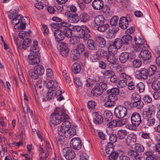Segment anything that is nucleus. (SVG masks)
<instances>
[{
	"instance_id": "nucleus-29",
	"label": "nucleus",
	"mask_w": 160,
	"mask_h": 160,
	"mask_svg": "<svg viewBox=\"0 0 160 160\" xmlns=\"http://www.w3.org/2000/svg\"><path fill=\"white\" fill-rule=\"evenodd\" d=\"M81 67L80 64L78 63H75L72 67V71L75 74L79 73L81 70Z\"/></svg>"
},
{
	"instance_id": "nucleus-1",
	"label": "nucleus",
	"mask_w": 160,
	"mask_h": 160,
	"mask_svg": "<svg viewBox=\"0 0 160 160\" xmlns=\"http://www.w3.org/2000/svg\"><path fill=\"white\" fill-rule=\"evenodd\" d=\"M61 26L66 28L70 27L72 29V30L78 32L80 38L82 39L84 41L87 40L89 39L90 36L89 34L90 31L88 28L85 26L82 25L81 26H79L71 25L68 23L62 22L60 23Z\"/></svg>"
},
{
	"instance_id": "nucleus-20",
	"label": "nucleus",
	"mask_w": 160,
	"mask_h": 160,
	"mask_svg": "<svg viewBox=\"0 0 160 160\" xmlns=\"http://www.w3.org/2000/svg\"><path fill=\"white\" fill-rule=\"evenodd\" d=\"M57 82L55 80H50L47 83V87L49 88L50 90L56 91L57 87Z\"/></svg>"
},
{
	"instance_id": "nucleus-17",
	"label": "nucleus",
	"mask_w": 160,
	"mask_h": 160,
	"mask_svg": "<svg viewBox=\"0 0 160 160\" xmlns=\"http://www.w3.org/2000/svg\"><path fill=\"white\" fill-rule=\"evenodd\" d=\"M92 7L93 9L99 10L103 7V2L102 0H94L92 3Z\"/></svg>"
},
{
	"instance_id": "nucleus-42",
	"label": "nucleus",
	"mask_w": 160,
	"mask_h": 160,
	"mask_svg": "<svg viewBox=\"0 0 160 160\" xmlns=\"http://www.w3.org/2000/svg\"><path fill=\"white\" fill-rule=\"evenodd\" d=\"M114 55L112 54L110 55L107 59L108 62L113 65L116 64L117 61V59Z\"/></svg>"
},
{
	"instance_id": "nucleus-31",
	"label": "nucleus",
	"mask_w": 160,
	"mask_h": 160,
	"mask_svg": "<svg viewBox=\"0 0 160 160\" xmlns=\"http://www.w3.org/2000/svg\"><path fill=\"white\" fill-rule=\"evenodd\" d=\"M81 52L76 49H73L71 51V56L74 60H78L80 57Z\"/></svg>"
},
{
	"instance_id": "nucleus-3",
	"label": "nucleus",
	"mask_w": 160,
	"mask_h": 160,
	"mask_svg": "<svg viewBox=\"0 0 160 160\" xmlns=\"http://www.w3.org/2000/svg\"><path fill=\"white\" fill-rule=\"evenodd\" d=\"M68 118V115L65 113L64 109L57 108L51 115L50 121L53 124L58 125Z\"/></svg>"
},
{
	"instance_id": "nucleus-32",
	"label": "nucleus",
	"mask_w": 160,
	"mask_h": 160,
	"mask_svg": "<svg viewBox=\"0 0 160 160\" xmlns=\"http://www.w3.org/2000/svg\"><path fill=\"white\" fill-rule=\"evenodd\" d=\"M69 21L72 23L78 22L80 20L79 17L77 14H70L69 16Z\"/></svg>"
},
{
	"instance_id": "nucleus-34",
	"label": "nucleus",
	"mask_w": 160,
	"mask_h": 160,
	"mask_svg": "<svg viewBox=\"0 0 160 160\" xmlns=\"http://www.w3.org/2000/svg\"><path fill=\"white\" fill-rule=\"evenodd\" d=\"M118 49V48L116 47V46H115L112 43V44L109 45L108 50L109 54L115 55L117 52Z\"/></svg>"
},
{
	"instance_id": "nucleus-7",
	"label": "nucleus",
	"mask_w": 160,
	"mask_h": 160,
	"mask_svg": "<svg viewBox=\"0 0 160 160\" xmlns=\"http://www.w3.org/2000/svg\"><path fill=\"white\" fill-rule=\"evenodd\" d=\"M127 113V109L126 107L123 106L119 105L115 108L114 114L117 118H123L126 115Z\"/></svg>"
},
{
	"instance_id": "nucleus-37",
	"label": "nucleus",
	"mask_w": 160,
	"mask_h": 160,
	"mask_svg": "<svg viewBox=\"0 0 160 160\" xmlns=\"http://www.w3.org/2000/svg\"><path fill=\"white\" fill-rule=\"evenodd\" d=\"M96 40L99 47L104 48L106 46V42L103 38L98 36L96 38Z\"/></svg>"
},
{
	"instance_id": "nucleus-33",
	"label": "nucleus",
	"mask_w": 160,
	"mask_h": 160,
	"mask_svg": "<svg viewBox=\"0 0 160 160\" xmlns=\"http://www.w3.org/2000/svg\"><path fill=\"white\" fill-rule=\"evenodd\" d=\"M103 114L105 120L107 122L111 121L112 118V113L110 111L106 110L104 111Z\"/></svg>"
},
{
	"instance_id": "nucleus-8",
	"label": "nucleus",
	"mask_w": 160,
	"mask_h": 160,
	"mask_svg": "<svg viewBox=\"0 0 160 160\" xmlns=\"http://www.w3.org/2000/svg\"><path fill=\"white\" fill-rule=\"evenodd\" d=\"M131 119L133 126H138L142 122L141 116L137 112H134L132 114Z\"/></svg>"
},
{
	"instance_id": "nucleus-52",
	"label": "nucleus",
	"mask_w": 160,
	"mask_h": 160,
	"mask_svg": "<svg viewBox=\"0 0 160 160\" xmlns=\"http://www.w3.org/2000/svg\"><path fill=\"white\" fill-rule=\"evenodd\" d=\"M97 29L98 31L101 32H103L109 28V25L108 24H104L98 26Z\"/></svg>"
},
{
	"instance_id": "nucleus-19",
	"label": "nucleus",
	"mask_w": 160,
	"mask_h": 160,
	"mask_svg": "<svg viewBox=\"0 0 160 160\" xmlns=\"http://www.w3.org/2000/svg\"><path fill=\"white\" fill-rule=\"evenodd\" d=\"M119 27L122 29H126L128 26V21L127 18L125 17H121L119 22Z\"/></svg>"
},
{
	"instance_id": "nucleus-49",
	"label": "nucleus",
	"mask_w": 160,
	"mask_h": 160,
	"mask_svg": "<svg viewBox=\"0 0 160 160\" xmlns=\"http://www.w3.org/2000/svg\"><path fill=\"white\" fill-rule=\"evenodd\" d=\"M157 122L154 118H151L147 120V124L149 126H153L156 125Z\"/></svg>"
},
{
	"instance_id": "nucleus-51",
	"label": "nucleus",
	"mask_w": 160,
	"mask_h": 160,
	"mask_svg": "<svg viewBox=\"0 0 160 160\" xmlns=\"http://www.w3.org/2000/svg\"><path fill=\"white\" fill-rule=\"evenodd\" d=\"M132 106L136 108H137L141 109L143 107V103L140 100L138 102L133 103L132 104Z\"/></svg>"
},
{
	"instance_id": "nucleus-15",
	"label": "nucleus",
	"mask_w": 160,
	"mask_h": 160,
	"mask_svg": "<svg viewBox=\"0 0 160 160\" xmlns=\"http://www.w3.org/2000/svg\"><path fill=\"white\" fill-rule=\"evenodd\" d=\"M131 58V54L127 52H123L119 55V59L122 63L126 62L128 60Z\"/></svg>"
},
{
	"instance_id": "nucleus-39",
	"label": "nucleus",
	"mask_w": 160,
	"mask_h": 160,
	"mask_svg": "<svg viewBox=\"0 0 160 160\" xmlns=\"http://www.w3.org/2000/svg\"><path fill=\"white\" fill-rule=\"evenodd\" d=\"M127 135V132L124 130H120L118 131L117 135L119 139H123Z\"/></svg>"
},
{
	"instance_id": "nucleus-13",
	"label": "nucleus",
	"mask_w": 160,
	"mask_h": 160,
	"mask_svg": "<svg viewBox=\"0 0 160 160\" xmlns=\"http://www.w3.org/2000/svg\"><path fill=\"white\" fill-rule=\"evenodd\" d=\"M139 57L143 61L149 60L151 58V54L149 51L144 49L141 51L139 53Z\"/></svg>"
},
{
	"instance_id": "nucleus-4",
	"label": "nucleus",
	"mask_w": 160,
	"mask_h": 160,
	"mask_svg": "<svg viewBox=\"0 0 160 160\" xmlns=\"http://www.w3.org/2000/svg\"><path fill=\"white\" fill-rule=\"evenodd\" d=\"M38 45V42L34 40L33 46L30 48L31 53L28 56V63L30 64H37L40 62L39 56V50Z\"/></svg>"
},
{
	"instance_id": "nucleus-63",
	"label": "nucleus",
	"mask_w": 160,
	"mask_h": 160,
	"mask_svg": "<svg viewBox=\"0 0 160 160\" xmlns=\"http://www.w3.org/2000/svg\"><path fill=\"white\" fill-rule=\"evenodd\" d=\"M62 74L63 76L67 82H69L71 80L70 78L69 77V75L68 73L66 70H64L62 71Z\"/></svg>"
},
{
	"instance_id": "nucleus-58",
	"label": "nucleus",
	"mask_w": 160,
	"mask_h": 160,
	"mask_svg": "<svg viewBox=\"0 0 160 160\" xmlns=\"http://www.w3.org/2000/svg\"><path fill=\"white\" fill-rule=\"evenodd\" d=\"M69 40L70 44L72 45H75L77 42L76 41L79 39L78 37L76 36H71Z\"/></svg>"
},
{
	"instance_id": "nucleus-36",
	"label": "nucleus",
	"mask_w": 160,
	"mask_h": 160,
	"mask_svg": "<svg viewBox=\"0 0 160 160\" xmlns=\"http://www.w3.org/2000/svg\"><path fill=\"white\" fill-rule=\"evenodd\" d=\"M57 93V92L56 91L53 90H50L49 89L47 96V99H46L45 98H43V101L44 100L46 101L48 100V99H52L56 96Z\"/></svg>"
},
{
	"instance_id": "nucleus-21",
	"label": "nucleus",
	"mask_w": 160,
	"mask_h": 160,
	"mask_svg": "<svg viewBox=\"0 0 160 160\" xmlns=\"http://www.w3.org/2000/svg\"><path fill=\"white\" fill-rule=\"evenodd\" d=\"M94 22L97 26L101 25L105 22V18L101 15H98L94 18Z\"/></svg>"
},
{
	"instance_id": "nucleus-45",
	"label": "nucleus",
	"mask_w": 160,
	"mask_h": 160,
	"mask_svg": "<svg viewBox=\"0 0 160 160\" xmlns=\"http://www.w3.org/2000/svg\"><path fill=\"white\" fill-rule=\"evenodd\" d=\"M103 74L108 78H110L114 75V73L111 70H105L103 72Z\"/></svg>"
},
{
	"instance_id": "nucleus-24",
	"label": "nucleus",
	"mask_w": 160,
	"mask_h": 160,
	"mask_svg": "<svg viewBox=\"0 0 160 160\" xmlns=\"http://www.w3.org/2000/svg\"><path fill=\"white\" fill-rule=\"evenodd\" d=\"M146 160H157L158 157L151 152L147 151L144 153Z\"/></svg>"
},
{
	"instance_id": "nucleus-16",
	"label": "nucleus",
	"mask_w": 160,
	"mask_h": 160,
	"mask_svg": "<svg viewBox=\"0 0 160 160\" xmlns=\"http://www.w3.org/2000/svg\"><path fill=\"white\" fill-rule=\"evenodd\" d=\"M134 40L135 41V43L137 44L139 47L142 48V49L146 48L147 47V44L145 43V40L144 39L139 38L137 39L136 37L134 38Z\"/></svg>"
},
{
	"instance_id": "nucleus-6",
	"label": "nucleus",
	"mask_w": 160,
	"mask_h": 160,
	"mask_svg": "<svg viewBox=\"0 0 160 160\" xmlns=\"http://www.w3.org/2000/svg\"><path fill=\"white\" fill-rule=\"evenodd\" d=\"M107 85L106 83L101 82L96 84L92 89V93L93 96H100L107 89Z\"/></svg>"
},
{
	"instance_id": "nucleus-35",
	"label": "nucleus",
	"mask_w": 160,
	"mask_h": 160,
	"mask_svg": "<svg viewBox=\"0 0 160 160\" xmlns=\"http://www.w3.org/2000/svg\"><path fill=\"white\" fill-rule=\"evenodd\" d=\"M124 45H127L130 44L132 40V37L130 35H124L122 39Z\"/></svg>"
},
{
	"instance_id": "nucleus-64",
	"label": "nucleus",
	"mask_w": 160,
	"mask_h": 160,
	"mask_svg": "<svg viewBox=\"0 0 160 160\" xmlns=\"http://www.w3.org/2000/svg\"><path fill=\"white\" fill-rule=\"evenodd\" d=\"M127 121L126 119H123L118 120L117 121V127H120L126 124L127 122Z\"/></svg>"
},
{
	"instance_id": "nucleus-44",
	"label": "nucleus",
	"mask_w": 160,
	"mask_h": 160,
	"mask_svg": "<svg viewBox=\"0 0 160 160\" xmlns=\"http://www.w3.org/2000/svg\"><path fill=\"white\" fill-rule=\"evenodd\" d=\"M31 40L29 38H26L23 41L22 44V48L24 49H26L31 45Z\"/></svg>"
},
{
	"instance_id": "nucleus-5",
	"label": "nucleus",
	"mask_w": 160,
	"mask_h": 160,
	"mask_svg": "<svg viewBox=\"0 0 160 160\" xmlns=\"http://www.w3.org/2000/svg\"><path fill=\"white\" fill-rule=\"evenodd\" d=\"M71 29L66 28L55 30L54 34L56 40L57 42H60L63 40L65 37L69 38L71 37L72 32Z\"/></svg>"
},
{
	"instance_id": "nucleus-62",
	"label": "nucleus",
	"mask_w": 160,
	"mask_h": 160,
	"mask_svg": "<svg viewBox=\"0 0 160 160\" xmlns=\"http://www.w3.org/2000/svg\"><path fill=\"white\" fill-rule=\"evenodd\" d=\"M107 92H110L112 94H114L117 96L119 93V90L118 88H115L108 90Z\"/></svg>"
},
{
	"instance_id": "nucleus-11",
	"label": "nucleus",
	"mask_w": 160,
	"mask_h": 160,
	"mask_svg": "<svg viewBox=\"0 0 160 160\" xmlns=\"http://www.w3.org/2000/svg\"><path fill=\"white\" fill-rule=\"evenodd\" d=\"M148 76L147 69L142 68L136 72L135 77L138 79H146Z\"/></svg>"
},
{
	"instance_id": "nucleus-2",
	"label": "nucleus",
	"mask_w": 160,
	"mask_h": 160,
	"mask_svg": "<svg viewBox=\"0 0 160 160\" xmlns=\"http://www.w3.org/2000/svg\"><path fill=\"white\" fill-rule=\"evenodd\" d=\"M71 127L70 122L68 120L65 121L58 128V132L60 136L67 138H70L76 134V130Z\"/></svg>"
},
{
	"instance_id": "nucleus-22",
	"label": "nucleus",
	"mask_w": 160,
	"mask_h": 160,
	"mask_svg": "<svg viewBox=\"0 0 160 160\" xmlns=\"http://www.w3.org/2000/svg\"><path fill=\"white\" fill-rule=\"evenodd\" d=\"M136 141V136L134 134H130L128 136L126 141L127 145L129 146Z\"/></svg>"
},
{
	"instance_id": "nucleus-50",
	"label": "nucleus",
	"mask_w": 160,
	"mask_h": 160,
	"mask_svg": "<svg viewBox=\"0 0 160 160\" xmlns=\"http://www.w3.org/2000/svg\"><path fill=\"white\" fill-rule=\"evenodd\" d=\"M145 85L142 82H140L136 85V87L140 93L143 92L145 90Z\"/></svg>"
},
{
	"instance_id": "nucleus-30",
	"label": "nucleus",
	"mask_w": 160,
	"mask_h": 160,
	"mask_svg": "<svg viewBox=\"0 0 160 160\" xmlns=\"http://www.w3.org/2000/svg\"><path fill=\"white\" fill-rule=\"evenodd\" d=\"M152 112L150 109H147L143 111L142 113L143 118L146 119H148L152 117Z\"/></svg>"
},
{
	"instance_id": "nucleus-38",
	"label": "nucleus",
	"mask_w": 160,
	"mask_h": 160,
	"mask_svg": "<svg viewBox=\"0 0 160 160\" xmlns=\"http://www.w3.org/2000/svg\"><path fill=\"white\" fill-rule=\"evenodd\" d=\"M103 120V118L102 117L97 113L95 118L93 119V122L96 124H101L102 123Z\"/></svg>"
},
{
	"instance_id": "nucleus-26",
	"label": "nucleus",
	"mask_w": 160,
	"mask_h": 160,
	"mask_svg": "<svg viewBox=\"0 0 160 160\" xmlns=\"http://www.w3.org/2000/svg\"><path fill=\"white\" fill-rule=\"evenodd\" d=\"M33 69L39 76L42 75L44 72V68L40 64L35 66Z\"/></svg>"
},
{
	"instance_id": "nucleus-46",
	"label": "nucleus",
	"mask_w": 160,
	"mask_h": 160,
	"mask_svg": "<svg viewBox=\"0 0 160 160\" xmlns=\"http://www.w3.org/2000/svg\"><path fill=\"white\" fill-rule=\"evenodd\" d=\"M131 101L133 103L138 102L141 99L140 96L136 93H133L131 97Z\"/></svg>"
},
{
	"instance_id": "nucleus-9",
	"label": "nucleus",
	"mask_w": 160,
	"mask_h": 160,
	"mask_svg": "<svg viewBox=\"0 0 160 160\" xmlns=\"http://www.w3.org/2000/svg\"><path fill=\"white\" fill-rule=\"evenodd\" d=\"M66 159L68 160L73 159L75 156V154L72 149L69 147L64 148L62 151Z\"/></svg>"
},
{
	"instance_id": "nucleus-55",
	"label": "nucleus",
	"mask_w": 160,
	"mask_h": 160,
	"mask_svg": "<svg viewBox=\"0 0 160 160\" xmlns=\"http://www.w3.org/2000/svg\"><path fill=\"white\" fill-rule=\"evenodd\" d=\"M108 96V99L109 100L113 101H115L118 99L117 97V96L112 94L110 92H107Z\"/></svg>"
},
{
	"instance_id": "nucleus-48",
	"label": "nucleus",
	"mask_w": 160,
	"mask_h": 160,
	"mask_svg": "<svg viewBox=\"0 0 160 160\" xmlns=\"http://www.w3.org/2000/svg\"><path fill=\"white\" fill-rule=\"evenodd\" d=\"M134 149L138 152H141L144 151V148L142 145L137 143L135 144Z\"/></svg>"
},
{
	"instance_id": "nucleus-12",
	"label": "nucleus",
	"mask_w": 160,
	"mask_h": 160,
	"mask_svg": "<svg viewBox=\"0 0 160 160\" xmlns=\"http://www.w3.org/2000/svg\"><path fill=\"white\" fill-rule=\"evenodd\" d=\"M59 49L61 54L63 57H66L68 54L69 49L66 43L61 42L60 43Z\"/></svg>"
},
{
	"instance_id": "nucleus-28",
	"label": "nucleus",
	"mask_w": 160,
	"mask_h": 160,
	"mask_svg": "<svg viewBox=\"0 0 160 160\" xmlns=\"http://www.w3.org/2000/svg\"><path fill=\"white\" fill-rule=\"evenodd\" d=\"M87 47L89 49L95 50L97 49V45L94 41L92 39H88L87 42Z\"/></svg>"
},
{
	"instance_id": "nucleus-18",
	"label": "nucleus",
	"mask_w": 160,
	"mask_h": 160,
	"mask_svg": "<svg viewBox=\"0 0 160 160\" xmlns=\"http://www.w3.org/2000/svg\"><path fill=\"white\" fill-rule=\"evenodd\" d=\"M124 153L123 151L118 150L110 154L108 156V160H116L119 155H122Z\"/></svg>"
},
{
	"instance_id": "nucleus-27",
	"label": "nucleus",
	"mask_w": 160,
	"mask_h": 160,
	"mask_svg": "<svg viewBox=\"0 0 160 160\" xmlns=\"http://www.w3.org/2000/svg\"><path fill=\"white\" fill-rule=\"evenodd\" d=\"M114 146L112 143L108 142L107 143L105 151L107 154H110L114 152L113 151Z\"/></svg>"
},
{
	"instance_id": "nucleus-57",
	"label": "nucleus",
	"mask_w": 160,
	"mask_h": 160,
	"mask_svg": "<svg viewBox=\"0 0 160 160\" xmlns=\"http://www.w3.org/2000/svg\"><path fill=\"white\" fill-rule=\"evenodd\" d=\"M46 75L47 79H49L53 78V72L51 69L48 68L46 70Z\"/></svg>"
},
{
	"instance_id": "nucleus-14",
	"label": "nucleus",
	"mask_w": 160,
	"mask_h": 160,
	"mask_svg": "<svg viewBox=\"0 0 160 160\" xmlns=\"http://www.w3.org/2000/svg\"><path fill=\"white\" fill-rule=\"evenodd\" d=\"M81 141L79 138H74L71 141L70 144L73 147V148L76 150H79L81 148L82 144Z\"/></svg>"
},
{
	"instance_id": "nucleus-61",
	"label": "nucleus",
	"mask_w": 160,
	"mask_h": 160,
	"mask_svg": "<svg viewBox=\"0 0 160 160\" xmlns=\"http://www.w3.org/2000/svg\"><path fill=\"white\" fill-rule=\"evenodd\" d=\"M142 64V62L139 59H135L132 62L133 66L136 68L139 67Z\"/></svg>"
},
{
	"instance_id": "nucleus-53",
	"label": "nucleus",
	"mask_w": 160,
	"mask_h": 160,
	"mask_svg": "<svg viewBox=\"0 0 160 160\" xmlns=\"http://www.w3.org/2000/svg\"><path fill=\"white\" fill-rule=\"evenodd\" d=\"M118 87L119 88H123L127 85V82L125 79H122L119 81H118Z\"/></svg>"
},
{
	"instance_id": "nucleus-47",
	"label": "nucleus",
	"mask_w": 160,
	"mask_h": 160,
	"mask_svg": "<svg viewBox=\"0 0 160 160\" xmlns=\"http://www.w3.org/2000/svg\"><path fill=\"white\" fill-rule=\"evenodd\" d=\"M152 88L155 91H158L160 89V82L158 81H154L152 84Z\"/></svg>"
},
{
	"instance_id": "nucleus-23",
	"label": "nucleus",
	"mask_w": 160,
	"mask_h": 160,
	"mask_svg": "<svg viewBox=\"0 0 160 160\" xmlns=\"http://www.w3.org/2000/svg\"><path fill=\"white\" fill-rule=\"evenodd\" d=\"M128 155L136 160H140L141 156L140 154L136 151L130 150L128 152Z\"/></svg>"
},
{
	"instance_id": "nucleus-10",
	"label": "nucleus",
	"mask_w": 160,
	"mask_h": 160,
	"mask_svg": "<svg viewBox=\"0 0 160 160\" xmlns=\"http://www.w3.org/2000/svg\"><path fill=\"white\" fill-rule=\"evenodd\" d=\"M18 12L16 10H14L13 13L11 15L8 16L10 19H12V23L13 24H15L16 25L19 26V23H20V18L21 17V15H18Z\"/></svg>"
},
{
	"instance_id": "nucleus-60",
	"label": "nucleus",
	"mask_w": 160,
	"mask_h": 160,
	"mask_svg": "<svg viewBox=\"0 0 160 160\" xmlns=\"http://www.w3.org/2000/svg\"><path fill=\"white\" fill-rule=\"evenodd\" d=\"M111 54H109V52L104 50H101V51L100 56L102 58L106 59Z\"/></svg>"
},
{
	"instance_id": "nucleus-59",
	"label": "nucleus",
	"mask_w": 160,
	"mask_h": 160,
	"mask_svg": "<svg viewBox=\"0 0 160 160\" xmlns=\"http://www.w3.org/2000/svg\"><path fill=\"white\" fill-rule=\"evenodd\" d=\"M118 26H111L109 30V31L110 33L114 34L116 33L118 31Z\"/></svg>"
},
{
	"instance_id": "nucleus-54",
	"label": "nucleus",
	"mask_w": 160,
	"mask_h": 160,
	"mask_svg": "<svg viewBox=\"0 0 160 160\" xmlns=\"http://www.w3.org/2000/svg\"><path fill=\"white\" fill-rule=\"evenodd\" d=\"M29 75L30 77L34 79H37L38 78L39 75L34 70L31 71L29 72Z\"/></svg>"
},
{
	"instance_id": "nucleus-25",
	"label": "nucleus",
	"mask_w": 160,
	"mask_h": 160,
	"mask_svg": "<svg viewBox=\"0 0 160 160\" xmlns=\"http://www.w3.org/2000/svg\"><path fill=\"white\" fill-rule=\"evenodd\" d=\"M80 20L83 22H88L90 19V17L89 15L85 12L81 13L79 15Z\"/></svg>"
},
{
	"instance_id": "nucleus-41",
	"label": "nucleus",
	"mask_w": 160,
	"mask_h": 160,
	"mask_svg": "<svg viewBox=\"0 0 160 160\" xmlns=\"http://www.w3.org/2000/svg\"><path fill=\"white\" fill-rule=\"evenodd\" d=\"M123 41L121 39L117 38L115 39L112 43L118 49H120L123 44Z\"/></svg>"
},
{
	"instance_id": "nucleus-43",
	"label": "nucleus",
	"mask_w": 160,
	"mask_h": 160,
	"mask_svg": "<svg viewBox=\"0 0 160 160\" xmlns=\"http://www.w3.org/2000/svg\"><path fill=\"white\" fill-rule=\"evenodd\" d=\"M157 70L156 67L153 65H151L147 70L148 76H151L153 75Z\"/></svg>"
},
{
	"instance_id": "nucleus-56",
	"label": "nucleus",
	"mask_w": 160,
	"mask_h": 160,
	"mask_svg": "<svg viewBox=\"0 0 160 160\" xmlns=\"http://www.w3.org/2000/svg\"><path fill=\"white\" fill-rule=\"evenodd\" d=\"M118 18L117 16H113L110 20V24L111 26H118Z\"/></svg>"
},
{
	"instance_id": "nucleus-40",
	"label": "nucleus",
	"mask_w": 160,
	"mask_h": 160,
	"mask_svg": "<svg viewBox=\"0 0 160 160\" xmlns=\"http://www.w3.org/2000/svg\"><path fill=\"white\" fill-rule=\"evenodd\" d=\"M30 32L29 31L27 32L22 31L19 33V36L20 38L22 39H26V38H27V37L29 36Z\"/></svg>"
}]
</instances>
